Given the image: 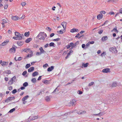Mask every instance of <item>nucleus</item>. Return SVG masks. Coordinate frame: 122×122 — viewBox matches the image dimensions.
<instances>
[{
	"label": "nucleus",
	"mask_w": 122,
	"mask_h": 122,
	"mask_svg": "<svg viewBox=\"0 0 122 122\" xmlns=\"http://www.w3.org/2000/svg\"><path fill=\"white\" fill-rule=\"evenodd\" d=\"M44 32H41L38 34L36 37L38 38H39V39L40 40H41L42 39L43 40H44L45 39V37L44 36V35L43 34H44Z\"/></svg>",
	"instance_id": "nucleus-1"
},
{
	"label": "nucleus",
	"mask_w": 122,
	"mask_h": 122,
	"mask_svg": "<svg viewBox=\"0 0 122 122\" xmlns=\"http://www.w3.org/2000/svg\"><path fill=\"white\" fill-rule=\"evenodd\" d=\"M15 35L17 37H18V38L19 39V38L20 37L21 40L22 39V37L24 36V35L23 34H21L20 33L17 32H15Z\"/></svg>",
	"instance_id": "nucleus-2"
},
{
	"label": "nucleus",
	"mask_w": 122,
	"mask_h": 122,
	"mask_svg": "<svg viewBox=\"0 0 122 122\" xmlns=\"http://www.w3.org/2000/svg\"><path fill=\"white\" fill-rule=\"evenodd\" d=\"M109 50L113 53H115L117 52V51L116 50L115 47L111 48H109Z\"/></svg>",
	"instance_id": "nucleus-3"
},
{
	"label": "nucleus",
	"mask_w": 122,
	"mask_h": 122,
	"mask_svg": "<svg viewBox=\"0 0 122 122\" xmlns=\"http://www.w3.org/2000/svg\"><path fill=\"white\" fill-rule=\"evenodd\" d=\"M15 99L14 97H8L7 99H6L5 102H8L9 101H11L13 100H14Z\"/></svg>",
	"instance_id": "nucleus-4"
},
{
	"label": "nucleus",
	"mask_w": 122,
	"mask_h": 122,
	"mask_svg": "<svg viewBox=\"0 0 122 122\" xmlns=\"http://www.w3.org/2000/svg\"><path fill=\"white\" fill-rule=\"evenodd\" d=\"M75 112L79 114H81L85 113H86V111H82V110L75 111Z\"/></svg>",
	"instance_id": "nucleus-5"
},
{
	"label": "nucleus",
	"mask_w": 122,
	"mask_h": 122,
	"mask_svg": "<svg viewBox=\"0 0 122 122\" xmlns=\"http://www.w3.org/2000/svg\"><path fill=\"white\" fill-rule=\"evenodd\" d=\"M102 72H103L108 73L110 72V69L108 68H105L103 69Z\"/></svg>",
	"instance_id": "nucleus-6"
},
{
	"label": "nucleus",
	"mask_w": 122,
	"mask_h": 122,
	"mask_svg": "<svg viewBox=\"0 0 122 122\" xmlns=\"http://www.w3.org/2000/svg\"><path fill=\"white\" fill-rule=\"evenodd\" d=\"M67 23L66 22H63L61 23V25L63 27L64 30H65L66 28Z\"/></svg>",
	"instance_id": "nucleus-7"
},
{
	"label": "nucleus",
	"mask_w": 122,
	"mask_h": 122,
	"mask_svg": "<svg viewBox=\"0 0 122 122\" xmlns=\"http://www.w3.org/2000/svg\"><path fill=\"white\" fill-rule=\"evenodd\" d=\"M15 49L14 47H13L12 48H11L9 50L10 53H15Z\"/></svg>",
	"instance_id": "nucleus-8"
},
{
	"label": "nucleus",
	"mask_w": 122,
	"mask_h": 122,
	"mask_svg": "<svg viewBox=\"0 0 122 122\" xmlns=\"http://www.w3.org/2000/svg\"><path fill=\"white\" fill-rule=\"evenodd\" d=\"M70 104L72 105L73 106H75V105L76 104V101L74 100H72L70 102Z\"/></svg>",
	"instance_id": "nucleus-9"
},
{
	"label": "nucleus",
	"mask_w": 122,
	"mask_h": 122,
	"mask_svg": "<svg viewBox=\"0 0 122 122\" xmlns=\"http://www.w3.org/2000/svg\"><path fill=\"white\" fill-rule=\"evenodd\" d=\"M9 41L8 40H5L0 45L1 46H5L9 42Z\"/></svg>",
	"instance_id": "nucleus-10"
},
{
	"label": "nucleus",
	"mask_w": 122,
	"mask_h": 122,
	"mask_svg": "<svg viewBox=\"0 0 122 122\" xmlns=\"http://www.w3.org/2000/svg\"><path fill=\"white\" fill-rule=\"evenodd\" d=\"M39 50L40 51L41 53L40 54L42 53H46V52L44 50H43V48L42 47H41L40 48Z\"/></svg>",
	"instance_id": "nucleus-11"
},
{
	"label": "nucleus",
	"mask_w": 122,
	"mask_h": 122,
	"mask_svg": "<svg viewBox=\"0 0 122 122\" xmlns=\"http://www.w3.org/2000/svg\"><path fill=\"white\" fill-rule=\"evenodd\" d=\"M54 68V66H51V67H49L48 68L47 70L48 71H51L53 70Z\"/></svg>",
	"instance_id": "nucleus-12"
},
{
	"label": "nucleus",
	"mask_w": 122,
	"mask_h": 122,
	"mask_svg": "<svg viewBox=\"0 0 122 122\" xmlns=\"http://www.w3.org/2000/svg\"><path fill=\"white\" fill-rule=\"evenodd\" d=\"M79 31V30L78 29H71L70 30V32H78Z\"/></svg>",
	"instance_id": "nucleus-13"
},
{
	"label": "nucleus",
	"mask_w": 122,
	"mask_h": 122,
	"mask_svg": "<svg viewBox=\"0 0 122 122\" xmlns=\"http://www.w3.org/2000/svg\"><path fill=\"white\" fill-rule=\"evenodd\" d=\"M103 15L102 14H99L97 16V18L98 19L100 20L102 19L103 17Z\"/></svg>",
	"instance_id": "nucleus-14"
},
{
	"label": "nucleus",
	"mask_w": 122,
	"mask_h": 122,
	"mask_svg": "<svg viewBox=\"0 0 122 122\" xmlns=\"http://www.w3.org/2000/svg\"><path fill=\"white\" fill-rule=\"evenodd\" d=\"M30 50V49L28 48L24 49L22 50V51H24L26 53H27L29 52Z\"/></svg>",
	"instance_id": "nucleus-15"
},
{
	"label": "nucleus",
	"mask_w": 122,
	"mask_h": 122,
	"mask_svg": "<svg viewBox=\"0 0 122 122\" xmlns=\"http://www.w3.org/2000/svg\"><path fill=\"white\" fill-rule=\"evenodd\" d=\"M34 69V68L33 67H31L28 70V71L29 72H30L32 71Z\"/></svg>",
	"instance_id": "nucleus-16"
},
{
	"label": "nucleus",
	"mask_w": 122,
	"mask_h": 122,
	"mask_svg": "<svg viewBox=\"0 0 122 122\" xmlns=\"http://www.w3.org/2000/svg\"><path fill=\"white\" fill-rule=\"evenodd\" d=\"M108 39V37L107 36H103L102 38V41H106Z\"/></svg>",
	"instance_id": "nucleus-17"
},
{
	"label": "nucleus",
	"mask_w": 122,
	"mask_h": 122,
	"mask_svg": "<svg viewBox=\"0 0 122 122\" xmlns=\"http://www.w3.org/2000/svg\"><path fill=\"white\" fill-rule=\"evenodd\" d=\"M19 19V17L16 16H13L12 17V19L14 20H17Z\"/></svg>",
	"instance_id": "nucleus-18"
},
{
	"label": "nucleus",
	"mask_w": 122,
	"mask_h": 122,
	"mask_svg": "<svg viewBox=\"0 0 122 122\" xmlns=\"http://www.w3.org/2000/svg\"><path fill=\"white\" fill-rule=\"evenodd\" d=\"M29 97V96L27 95L24 97L22 99V101H25V100H26Z\"/></svg>",
	"instance_id": "nucleus-19"
},
{
	"label": "nucleus",
	"mask_w": 122,
	"mask_h": 122,
	"mask_svg": "<svg viewBox=\"0 0 122 122\" xmlns=\"http://www.w3.org/2000/svg\"><path fill=\"white\" fill-rule=\"evenodd\" d=\"M8 64V62L4 61L2 62V63H1V65L2 66H4L5 65H7Z\"/></svg>",
	"instance_id": "nucleus-20"
},
{
	"label": "nucleus",
	"mask_w": 122,
	"mask_h": 122,
	"mask_svg": "<svg viewBox=\"0 0 122 122\" xmlns=\"http://www.w3.org/2000/svg\"><path fill=\"white\" fill-rule=\"evenodd\" d=\"M38 74V73L37 71H35L33 72L32 74V76H33L35 77L36 76H37Z\"/></svg>",
	"instance_id": "nucleus-21"
},
{
	"label": "nucleus",
	"mask_w": 122,
	"mask_h": 122,
	"mask_svg": "<svg viewBox=\"0 0 122 122\" xmlns=\"http://www.w3.org/2000/svg\"><path fill=\"white\" fill-rule=\"evenodd\" d=\"M89 63H87L85 64H84V63H82V66H83L84 67H87Z\"/></svg>",
	"instance_id": "nucleus-22"
},
{
	"label": "nucleus",
	"mask_w": 122,
	"mask_h": 122,
	"mask_svg": "<svg viewBox=\"0 0 122 122\" xmlns=\"http://www.w3.org/2000/svg\"><path fill=\"white\" fill-rule=\"evenodd\" d=\"M113 31H115V32L116 33H118V31L117 30V27L116 26L115 28L111 30V32H113Z\"/></svg>",
	"instance_id": "nucleus-23"
},
{
	"label": "nucleus",
	"mask_w": 122,
	"mask_h": 122,
	"mask_svg": "<svg viewBox=\"0 0 122 122\" xmlns=\"http://www.w3.org/2000/svg\"><path fill=\"white\" fill-rule=\"evenodd\" d=\"M119 13H117L116 14V15L115 16V17H116L118 15H119L120 14V13L122 14V8H121L119 10Z\"/></svg>",
	"instance_id": "nucleus-24"
},
{
	"label": "nucleus",
	"mask_w": 122,
	"mask_h": 122,
	"mask_svg": "<svg viewBox=\"0 0 122 122\" xmlns=\"http://www.w3.org/2000/svg\"><path fill=\"white\" fill-rule=\"evenodd\" d=\"M32 40V39L31 38H28L26 40L25 42L27 43H29L30 41Z\"/></svg>",
	"instance_id": "nucleus-25"
},
{
	"label": "nucleus",
	"mask_w": 122,
	"mask_h": 122,
	"mask_svg": "<svg viewBox=\"0 0 122 122\" xmlns=\"http://www.w3.org/2000/svg\"><path fill=\"white\" fill-rule=\"evenodd\" d=\"M13 81L12 80H11H11L9 81V82H8V84H9L10 85H11L13 83Z\"/></svg>",
	"instance_id": "nucleus-26"
},
{
	"label": "nucleus",
	"mask_w": 122,
	"mask_h": 122,
	"mask_svg": "<svg viewBox=\"0 0 122 122\" xmlns=\"http://www.w3.org/2000/svg\"><path fill=\"white\" fill-rule=\"evenodd\" d=\"M42 82L46 84H49V81L47 80H45L42 81Z\"/></svg>",
	"instance_id": "nucleus-27"
},
{
	"label": "nucleus",
	"mask_w": 122,
	"mask_h": 122,
	"mask_svg": "<svg viewBox=\"0 0 122 122\" xmlns=\"http://www.w3.org/2000/svg\"><path fill=\"white\" fill-rule=\"evenodd\" d=\"M3 72L9 74L11 73V71L10 70H7L4 71Z\"/></svg>",
	"instance_id": "nucleus-28"
},
{
	"label": "nucleus",
	"mask_w": 122,
	"mask_h": 122,
	"mask_svg": "<svg viewBox=\"0 0 122 122\" xmlns=\"http://www.w3.org/2000/svg\"><path fill=\"white\" fill-rule=\"evenodd\" d=\"M30 35V32L28 31L27 32H26L24 34V36L26 37L28 36H29Z\"/></svg>",
	"instance_id": "nucleus-29"
},
{
	"label": "nucleus",
	"mask_w": 122,
	"mask_h": 122,
	"mask_svg": "<svg viewBox=\"0 0 122 122\" xmlns=\"http://www.w3.org/2000/svg\"><path fill=\"white\" fill-rule=\"evenodd\" d=\"M36 80L35 78H34L32 79L31 80V82L33 83H36Z\"/></svg>",
	"instance_id": "nucleus-30"
},
{
	"label": "nucleus",
	"mask_w": 122,
	"mask_h": 122,
	"mask_svg": "<svg viewBox=\"0 0 122 122\" xmlns=\"http://www.w3.org/2000/svg\"><path fill=\"white\" fill-rule=\"evenodd\" d=\"M54 45H55L53 42H51L49 44V46H52L53 47H54L55 46Z\"/></svg>",
	"instance_id": "nucleus-31"
},
{
	"label": "nucleus",
	"mask_w": 122,
	"mask_h": 122,
	"mask_svg": "<svg viewBox=\"0 0 122 122\" xmlns=\"http://www.w3.org/2000/svg\"><path fill=\"white\" fill-rule=\"evenodd\" d=\"M38 118L37 116H33V117L32 118H31V117H30V119H31V120H34L35 119H36Z\"/></svg>",
	"instance_id": "nucleus-32"
},
{
	"label": "nucleus",
	"mask_w": 122,
	"mask_h": 122,
	"mask_svg": "<svg viewBox=\"0 0 122 122\" xmlns=\"http://www.w3.org/2000/svg\"><path fill=\"white\" fill-rule=\"evenodd\" d=\"M45 100L47 101H48L50 100V98L49 97L47 96L46 97Z\"/></svg>",
	"instance_id": "nucleus-33"
},
{
	"label": "nucleus",
	"mask_w": 122,
	"mask_h": 122,
	"mask_svg": "<svg viewBox=\"0 0 122 122\" xmlns=\"http://www.w3.org/2000/svg\"><path fill=\"white\" fill-rule=\"evenodd\" d=\"M20 37L19 38V39L18 38V37H17L16 36V37L14 36L13 37V38L15 40H21Z\"/></svg>",
	"instance_id": "nucleus-34"
},
{
	"label": "nucleus",
	"mask_w": 122,
	"mask_h": 122,
	"mask_svg": "<svg viewBox=\"0 0 122 122\" xmlns=\"http://www.w3.org/2000/svg\"><path fill=\"white\" fill-rule=\"evenodd\" d=\"M28 85V83L26 82H25L24 83H23V85L24 87H26Z\"/></svg>",
	"instance_id": "nucleus-35"
},
{
	"label": "nucleus",
	"mask_w": 122,
	"mask_h": 122,
	"mask_svg": "<svg viewBox=\"0 0 122 122\" xmlns=\"http://www.w3.org/2000/svg\"><path fill=\"white\" fill-rule=\"evenodd\" d=\"M17 43L18 44V45L19 46L23 44L22 42L20 41H18L17 42Z\"/></svg>",
	"instance_id": "nucleus-36"
},
{
	"label": "nucleus",
	"mask_w": 122,
	"mask_h": 122,
	"mask_svg": "<svg viewBox=\"0 0 122 122\" xmlns=\"http://www.w3.org/2000/svg\"><path fill=\"white\" fill-rule=\"evenodd\" d=\"M58 87V86H57L56 88L54 91L52 93H53L55 92H57L59 91L57 89V88Z\"/></svg>",
	"instance_id": "nucleus-37"
},
{
	"label": "nucleus",
	"mask_w": 122,
	"mask_h": 122,
	"mask_svg": "<svg viewBox=\"0 0 122 122\" xmlns=\"http://www.w3.org/2000/svg\"><path fill=\"white\" fill-rule=\"evenodd\" d=\"M33 56V55H32V53L30 55H29V54H28L27 56L26 57H31L32 56Z\"/></svg>",
	"instance_id": "nucleus-38"
},
{
	"label": "nucleus",
	"mask_w": 122,
	"mask_h": 122,
	"mask_svg": "<svg viewBox=\"0 0 122 122\" xmlns=\"http://www.w3.org/2000/svg\"><path fill=\"white\" fill-rule=\"evenodd\" d=\"M30 66V64H27L25 66V68L27 69L29 68Z\"/></svg>",
	"instance_id": "nucleus-39"
},
{
	"label": "nucleus",
	"mask_w": 122,
	"mask_h": 122,
	"mask_svg": "<svg viewBox=\"0 0 122 122\" xmlns=\"http://www.w3.org/2000/svg\"><path fill=\"white\" fill-rule=\"evenodd\" d=\"M15 110V108H13L11 109L9 111V112L10 113H12Z\"/></svg>",
	"instance_id": "nucleus-40"
},
{
	"label": "nucleus",
	"mask_w": 122,
	"mask_h": 122,
	"mask_svg": "<svg viewBox=\"0 0 122 122\" xmlns=\"http://www.w3.org/2000/svg\"><path fill=\"white\" fill-rule=\"evenodd\" d=\"M116 86H117L116 83H114L112 84V85L111 86V87H115Z\"/></svg>",
	"instance_id": "nucleus-41"
},
{
	"label": "nucleus",
	"mask_w": 122,
	"mask_h": 122,
	"mask_svg": "<svg viewBox=\"0 0 122 122\" xmlns=\"http://www.w3.org/2000/svg\"><path fill=\"white\" fill-rule=\"evenodd\" d=\"M27 73V71H25L23 72L22 73V75L23 76H25L26 74Z\"/></svg>",
	"instance_id": "nucleus-42"
},
{
	"label": "nucleus",
	"mask_w": 122,
	"mask_h": 122,
	"mask_svg": "<svg viewBox=\"0 0 122 122\" xmlns=\"http://www.w3.org/2000/svg\"><path fill=\"white\" fill-rule=\"evenodd\" d=\"M17 91L16 89H15L13 90L12 91V93L13 94L15 93Z\"/></svg>",
	"instance_id": "nucleus-43"
},
{
	"label": "nucleus",
	"mask_w": 122,
	"mask_h": 122,
	"mask_svg": "<svg viewBox=\"0 0 122 122\" xmlns=\"http://www.w3.org/2000/svg\"><path fill=\"white\" fill-rule=\"evenodd\" d=\"M103 30H100L98 31V33L100 34H101L103 32Z\"/></svg>",
	"instance_id": "nucleus-44"
},
{
	"label": "nucleus",
	"mask_w": 122,
	"mask_h": 122,
	"mask_svg": "<svg viewBox=\"0 0 122 122\" xmlns=\"http://www.w3.org/2000/svg\"><path fill=\"white\" fill-rule=\"evenodd\" d=\"M26 3L24 2H22L21 3V4L23 6H24L26 5Z\"/></svg>",
	"instance_id": "nucleus-45"
},
{
	"label": "nucleus",
	"mask_w": 122,
	"mask_h": 122,
	"mask_svg": "<svg viewBox=\"0 0 122 122\" xmlns=\"http://www.w3.org/2000/svg\"><path fill=\"white\" fill-rule=\"evenodd\" d=\"M89 42H88V43L86 44V45H85L86 46L85 48H87L89 46Z\"/></svg>",
	"instance_id": "nucleus-46"
},
{
	"label": "nucleus",
	"mask_w": 122,
	"mask_h": 122,
	"mask_svg": "<svg viewBox=\"0 0 122 122\" xmlns=\"http://www.w3.org/2000/svg\"><path fill=\"white\" fill-rule=\"evenodd\" d=\"M78 42H76L75 44H74L73 47H75L76 46V45L78 44Z\"/></svg>",
	"instance_id": "nucleus-47"
},
{
	"label": "nucleus",
	"mask_w": 122,
	"mask_h": 122,
	"mask_svg": "<svg viewBox=\"0 0 122 122\" xmlns=\"http://www.w3.org/2000/svg\"><path fill=\"white\" fill-rule=\"evenodd\" d=\"M57 32L58 33L60 34H62L63 33V31L61 30L57 31Z\"/></svg>",
	"instance_id": "nucleus-48"
},
{
	"label": "nucleus",
	"mask_w": 122,
	"mask_h": 122,
	"mask_svg": "<svg viewBox=\"0 0 122 122\" xmlns=\"http://www.w3.org/2000/svg\"><path fill=\"white\" fill-rule=\"evenodd\" d=\"M94 83V82H92L91 83H89V84L88 86H91L93 85V84Z\"/></svg>",
	"instance_id": "nucleus-49"
},
{
	"label": "nucleus",
	"mask_w": 122,
	"mask_h": 122,
	"mask_svg": "<svg viewBox=\"0 0 122 122\" xmlns=\"http://www.w3.org/2000/svg\"><path fill=\"white\" fill-rule=\"evenodd\" d=\"M60 38H58L56 39H54L53 40V41H57L60 40Z\"/></svg>",
	"instance_id": "nucleus-50"
},
{
	"label": "nucleus",
	"mask_w": 122,
	"mask_h": 122,
	"mask_svg": "<svg viewBox=\"0 0 122 122\" xmlns=\"http://www.w3.org/2000/svg\"><path fill=\"white\" fill-rule=\"evenodd\" d=\"M77 93L79 94H81L82 93V92L80 90H79L77 92Z\"/></svg>",
	"instance_id": "nucleus-51"
},
{
	"label": "nucleus",
	"mask_w": 122,
	"mask_h": 122,
	"mask_svg": "<svg viewBox=\"0 0 122 122\" xmlns=\"http://www.w3.org/2000/svg\"><path fill=\"white\" fill-rule=\"evenodd\" d=\"M8 7V4H7L5 5L4 6V8L5 9H7V8Z\"/></svg>",
	"instance_id": "nucleus-52"
},
{
	"label": "nucleus",
	"mask_w": 122,
	"mask_h": 122,
	"mask_svg": "<svg viewBox=\"0 0 122 122\" xmlns=\"http://www.w3.org/2000/svg\"><path fill=\"white\" fill-rule=\"evenodd\" d=\"M69 45L70 46H71L72 47H73V45H74V43L73 42H71L69 44Z\"/></svg>",
	"instance_id": "nucleus-53"
},
{
	"label": "nucleus",
	"mask_w": 122,
	"mask_h": 122,
	"mask_svg": "<svg viewBox=\"0 0 122 122\" xmlns=\"http://www.w3.org/2000/svg\"><path fill=\"white\" fill-rule=\"evenodd\" d=\"M85 45L84 44H83L82 45V48H84V49H86V48H85Z\"/></svg>",
	"instance_id": "nucleus-54"
},
{
	"label": "nucleus",
	"mask_w": 122,
	"mask_h": 122,
	"mask_svg": "<svg viewBox=\"0 0 122 122\" xmlns=\"http://www.w3.org/2000/svg\"><path fill=\"white\" fill-rule=\"evenodd\" d=\"M16 77L15 76H14L11 79L13 80V81H15V80L16 79Z\"/></svg>",
	"instance_id": "nucleus-55"
},
{
	"label": "nucleus",
	"mask_w": 122,
	"mask_h": 122,
	"mask_svg": "<svg viewBox=\"0 0 122 122\" xmlns=\"http://www.w3.org/2000/svg\"><path fill=\"white\" fill-rule=\"evenodd\" d=\"M99 115H101V116H102L105 113H104L103 112H100L99 113Z\"/></svg>",
	"instance_id": "nucleus-56"
},
{
	"label": "nucleus",
	"mask_w": 122,
	"mask_h": 122,
	"mask_svg": "<svg viewBox=\"0 0 122 122\" xmlns=\"http://www.w3.org/2000/svg\"><path fill=\"white\" fill-rule=\"evenodd\" d=\"M46 29L48 30L49 31H51V28L48 27H47Z\"/></svg>",
	"instance_id": "nucleus-57"
},
{
	"label": "nucleus",
	"mask_w": 122,
	"mask_h": 122,
	"mask_svg": "<svg viewBox=\"0 0 122 122\" xmlns=\"http://www.w3.org/2000/svg\"><path fill=\"white\" fill-rule=\"evenodd\" d=\"M106 13V12H105V11H101L100 12V13L101 14H105Z\"/></svg>",
	"instance_id": "nucleus-58"
},
{
	"label": "nucleus",
	"mask_w": 122,
	"mask_h": 122,
	"mask_svg": "<svg viewBox=\"0 0 122 122\" xmlns=\"http://www.w3.org/2000/svg\"><path fill=\"white\" fill-rule=\"evenodd\" d=\"M42 77V76H40L37 79V80L39 81L41 79V77Z\"/></svg>",
	"instance_id": "nucleus-59"
},
{
	"label": "nucleus",
	"mask_w": 122,
	"mask_h": 122,
	"mask_svg": "<svg viewBox=\"0 0 122 122\" xmlns=\"http://www.w3.org/2000/svg\"><path fill=\"white\" fill-rule=\"evenodd\" d=\"M54 35L55 34L54 33H52L50 35V36L51 37H52L54 36Z\"/></svg>",
	"instance_id": "nucleus-60"
},
{
	"label": "nucleus",
	"mask_w": 122,
	"mask_h": 122,
	"mask_svg": "<svg viewBox=\"0 0 122 122\" xmlns=\"http://www.w3.org/2000/svg\"><path fill=\"white\" fill-rule=\"evenodd\" d=\"M12 89V86H10L9 87V90L11 91Z\"/></svg>",
	"instance_id": "nucleus-61"
},
{
	"label": "nucleus",
	"mask_w": 122,
	"mask_h": 122,
	"mask_svg": "<svg viewBox=\"0 0 122 122\" xmlns=\"http://www.w3.org/2000/svg\"><path fill=\"white\" fill-rule=\"evenodd\" d=\"M80 35V34L79 33H78L76 35V36L75 37L76 38L79 37V36Z\"/></svg>",
	"instance_id": "nucleus-62"
},
{
	"label": "nucleus",
	"mask_w": 122,
	"mask_h": 122,
	"mask_svg": "<svg viewBox=\"0 0 122 122\" xmlns=\"http://www.w3.org/2000/svg\"><path fill=\"white\" fill-rule=\"evenodd\" d=\"M22 59V58L21 57H20L18 58V59L17 60L18 61H20Z\"/></svg>",
	"instance_id": "nucleus-63"
},
{
	"label": "nucleus",
	"mask_w": 122,
	"mask_h": 122,
	"mask_svg": "<svg viewBox=\"0 0 122 122\" xmlns=\"http://www.w3.org/2000/svg\"><path fill=\"white\" fill-rule=\"evenodd\" d=\"M20 89L21 90H23L25 89V87L24 86H22L20 87Z\"/></svg>",
	"instance_id": "nucleus-64"
}]
</instances>
